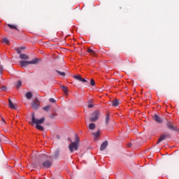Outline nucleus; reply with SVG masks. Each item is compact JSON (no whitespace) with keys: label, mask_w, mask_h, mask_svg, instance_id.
<instances>
[{"label":"nucleus","mask_w":179,"mask_h":179,"mask_svg":"<svg viewBox=\"0 0 179 179\" xmlns=\"http://www.w3.org/2000/svg\"><path fill=\"white\" fill-rule=\"evenodd\" d=\"M107 146H108V141H104L101 145L100 150H104V149H106V148H107Z\"/></svg>","instance_id":"1a4fd4ad"},{"label":"nucleus","mask_w":179,"mask_h":179,"mask_svg":"<svg viewBox=\"0 0 179 179\" xmlns=\"http://www.w3.org/2000/svg\"><path fill=\"white\" fill-rule=\"evenodd\" d=\"M90 85H91V86H94V85H96V82L94 81V79H91Z\"/></svg>","instance_id":"a878e982"},{"label":"nucleus","mask_w":179,"mask_h":179,"mask_svg":"<svg viewBox=\"0 0 179 179\" xmlns=\"http://www.w3.org/2000/svg\"><path fill=\"white\" fill-rule=\"evenodd\" d=\"M2 43H3V44H9V40H8V38H3V40H2Z\"/></svg>","instance_id":"6ab92c4d"},{"label":"nucleus","mask_w":179,"mask_h":179,"mask_svg":"<svg viewBox=\"0 0 179 179\" xmlns=\"http://www.w3.org/2000/svg\"><path fill=\"white\" fill-rule=\"evenodd\" d=\"M68 140H69V141H71V138H68Z\"/></svg>","instance_id":"e433bc0d"},{"label":"nucleus","mask_w":179,"mask_h":179,"mask_svg":"<svg viewBox=\"0 0 179 179\" xmlns=\"http://www.w3.org/2000/svg\"><path fill=\"white\" fill-rule=\"evenodd\" d=\"M25 97L26 99H27V100H30V99L33 97V94L31 93V92H28L26 93Z\"/></svg>","instance_id":"9b49d317"},{"label":"nucleus","mask_w":179,"mask_h":179,"mask_svg":"<svg viewBox=\"0 0 179 179\" xmlns=\"http://www.w3.org/2000/svg\"><path fill=\"white\" fill-rule=\"evenodd\" d=\"M87 52H94V51H93V50H92L90 48H88Z\"/></svg>","instance_id":"2f4dec72"},{"label":"nucleus","mask_w":179,"mask_h":179,"mask_svg":"<svg viewBox=\"0 0 179 179\" xmlns=\"http://www.w3.org/2000/svg\"><path fill=\"white\" fill-rule=\"evenodd\" d=\"M0 142H1V139H0Z\"/></svg>","instance_id":"58836bf2"},{"label":"nucleus","mask_w":179,"mask_h":179,"mask_svg":"<svg viewBox=\"0 0 179 179\" xmlns=\"http://www.w3.org/2000/svg\"><path fill=\"white\" fill-rule=\"evenodd\" d=\"M21 50H23V48H21Z\"/></svg>","instance_id":"4c0bfd02"},{"label":"nucleus","mask_w":179,"mask_h":179,"mask_svg":"<svg viewBox=\"0 0 179 179\" xmlns=\"http://www.w3.org/2000/svg\"><path fill=\"white\" fill-rule=\"evenodd\" d=\"M57 73L61 76H65V72H61L59 71H57Z\"/></svg>","instance_id":"393cba45"},{"label":"nucleus","mask_w":179,"mask_h":179,"mask_svg":"<svg viewBox=\"0 0 179 179\" xmlns=\"http://www.w3.org/2000/svg\"><path fill=\"white\" fill-rule=\"evenodd\" d=\"M44 121H45V119L44 117L38 120L36 118V115H34V113L31 114V122L32 124H36V129H38L39 131H44V127L41 126V124H43Z\"/></svg>","instance_id":"f257e3e1"},{"label":"nucleus","mask_w":179,"mask_h":179,"mask_svg":"<svg viewBox=\"0 0 179 179\" xmlns=\"http://www.w3.org/2000/svg\"><path fill=\"white\" fill-rule=\"evenodd\" d=\"M78 142H73L69 146L70 152H73V150H78Z\"/></svg>","instance_id":"39448f33"},{"label":"nucleus","mask_w":179,"mask_h":179,"mask_svg":"<svg viewBox=\"0 0 179 179\" xmlns=\"http://www.w3.org/2000/svg\"><path fill=\"white\" fill-rule=\"evenodd\" d=\"M31 106L32 108H34V110H37V108H38V103H37L36 101H33Z\"/></svg>","instance_id":"4468645a"},{"label":"nucleus","mask_w":179,"mask_h":179,"mask_svg":"<svg viewBox=\"0 0 179 179\" xmlns=\"http://www.w3.org/2000/svg\"><path fill=\"white\" fill-rule=\"evenodd\" d=\"M75 138H76L75 142H77V144L79 145V136H78V134H76Z\"/></svg>","instance_id":"b1692460"},{"label":"nucleus","mask_w":179,"mask_h":179,"mask_svg":"<svg viewBox=\"0 0 179 179\" xmlns=\"http://www.w3.org/2000/svg\"><path fill=\"white\" fill-rule=\"evenodd\" d=\"M88 103L89 104H93V101L92 99H90Z\"/></svg>","instance_id":"72a5a7b5"},{"label":"nucleus","mask_w":179,"mask_h":179,"mask_svg":"<svg viewBox=\"0 0 179 179\" xmlns=\"http://www.w3.org/2000/svg\"><path fill=\"white\" fill-rule=\"evenodd\" d=\"M1 90L2 91L6 90V87H1Z\"/></svg>","instance_id":"473e14b6"},{"label":"nucleus","mask_w":179,"mask_h":179,"mask_svg":"<svg viewBox=\"0 0 179 179\" xmlns=\"http://www.w3.org/2000/svg\"><path fill=\"white\" fill-rule=\"evenodd\" d=\"M8 27H10V29H15V30H17V27H16V26H15V25L8 24Z\"/></svg>","instance_id":"5701e85b"},{"label":"nucleus","mask_w":179,"mask_h":179,"mask_svg":"<svg viewBox=\"0 0 179 179\" xmlns=\"http://www.w3.org/2000/svg\"><path fill=\"white\" fill-rule=\"evenodd\" d=\"M112 106H113V107H118V106H120V100L114 99L112 101Z\"/></svg>","instance_id":"6e6552de"},{"label":"nucleus","mask_w":179,"mask_h":179,"mask_svg":"<svg viewBox=\"0 0 179 179\" xmlns=\"http://www.w3.org/2000/svg\"><path fill=\"white\" fill-rule=\"evenodd\" d=\"M49 101H50V103H55L56 101L55 99H54V98H50Z\"/></svg>","instance_id":"c85d7f7f"},{"label":"nucleus","mask_w":179,"mask_h":179,"mask_svg":"<svg viewBox=\"0 0 179 179\" xmlns=\"http://www.w3.org/2000/svg\"><path fill=\"white\" fill-rule=\"evenodd\" d=\"M131 146H132V144L131 143H129L128 147L131 148Z\"/></svg>","instance_id":"c9c22d12"},{"label":"nucleus","mask_w":179,"mask_h":179,"mask_svg":"<svg viewBox=\"0 0 179 179\" xmlns=\"http://www.w3.org/2000/svg\"><path fill=\"white\" fill-rule=\"evenodd\" d=\"M99 115H100V112L99 110L94 111L90 118V120L91 122H94L95 121H97L99 120Z\"/></svg>","instance_id":"7ed1b4c3"},{"label":"nucleus","mask_w":179,"mask_h":179,"mask_svg":"<svg viewBox=\"0 0 179 179\" xmlns=\"http://www.w3.org/2000/svg\"><path fill=\"white\" fill-rule=\"evenodd\" d=\"M20 86H22V81L19 80L17 82V83H15V87L16 89H19Z\"/></svg>","instance_id":"f3484780"},{"label":"nucleus","mask_w":179,"mask_h":179,"mask_svg":"<svg viewBox=\"0 0 179 179\" xmlns=\"http://www.w3.org/2000/svg\"><path fill=\"white\" fill-rule=\"evenodd\" d=\"M93 107H94V103H89L88 104V108H93Z\"/></svg>","instance_id":"bb28decb"},{"label":"nucleus","mask_w":179,"mask_h":179,"mask_svg":"<svg viewBox=\"0 0 179 179\" xmlns=\"http://www.w3.org/2000/svg\"><path fill=\"white\" fill-rule=\"evenodd\" d=\"M62 89L64 90L65 94H68V87L64 85H62Z\"/></svg>","instance_id":"dca6fc26"},{"label":"nucleus","mask_w":179,"mask_h":179,"mask_svg":"<svg viewBox=\"0 0 179 179\" xmlns=\"http://www.w3.org/2000/svg\"><path fill=\"white\" fill-rule=\"evenodd\" d=\"M74 79H76L77 80H79L80 82V80H82V77L80 75L74 76Z\"/></svg>","instance_id":"412c9836"},{"label":"nucleus","mask_w":179,"mask_h":179,"mask_svg":"<svg viewBox=\"0 0 179 179\" xmlns=\"http://www.w3.org/2000/svg\"><path fill=\"white\" fill-rule=\"evenodd\" d=\"M3 71V67L2 66H0V75H2Z\"/></svg>","instance_id":"cd10ccee"},{"label":"nucleus","mask_w":179,"mask_h":179,"mask_svg":"<svg viewBox=\"0 0 179 179\" xmlns=\"http://www.w3.org/2000/svg\"><path fill=\"white\" fill-rule=\"evenodd\" d=\"M17 54H21V51H20V49H17Z\"/></svg>","instance_id":"f704fd0d"},{"label":"nucleus","mask_w":179,"mask_h":179,"mask_svg":"<svg viewBox=\"0 0 179 179\" xmlns=\"http://www.w3.org/2000/svg\"><path fill=\"white\" fill-rule=\"evenodd\" d=\"M108 122H110V115L107 114L106 117V124L108 125Z\"/></svg>","instance_id":"a211bd4d"},{"label":"nucleus","mask_w":179,"mask_h":179,"mask_svg":"<svg viewBox=\"0 0 179 179\" xmlns=\"http://www.w3.org/2000/svg\"><path fill=\"white\" fill-rule=\"evenodd\" d=\"M20 58L21 59H29V56H27V55L25 54H20Z\"/></svg>","instance_id":"f8f14e48"},{"label":"nucleus","mask_w":179,"mask_h":179,"mask_svg":"<svg viewBox=\"0 0 179 179\" xmlns=\"http://www.w3.org/2000/svg\"><path fill=\"white\" fill-rule=\"evenodd\" d=\"M153 120L154 121H156L157 124H162V122H163V119H162V117L158 115H155L153 116Z\"/></svg>","instance_id":"423d86ee"},{"label":"nucleus","mask_w":179,"mask_h":179,"mask_svg":"<svg viewBox=\"0 0 179 179\" xmlns=\"http://www.w3.org/2000/svg\"><path fill=\"white\" fill-rule=\"evenodd\" d=\"M94 138V141H97V138L100 136V130H98L96 133H92Z\"/></svg>","instance_id":"9d476101"},{"label":"nucleus","mask_w":179,"mask_h":179,"mask_svg":"<svg viewBox=\"0 0 179 179\" xmlns=\"http://www.w3.org/2000/svg\"><path fill=\"white\" fill-rule=\"evenodd\" d=\"M166 138H167L166 135L161 136L157 141V143H160V142H162V141H164V139H166Z\"/></svg>","instance_id":"2eb2a0df"},{"label":"nucleus","mask_w":179,"mask_h":179,"mask_svg":"<svg viewBox=\"0 0 179 179\" xmlns=\"http://www.w3.org/2000/svg\"><path fill=\"white\" fill-rule=\"evenodd\" d=\"M33 166H34V169H38V167L39 169H41V166H38L36 165V164H33Z\"/></svg>","instance_id":"c756f323"},{"label":"nucleus","mask_w":179,"mask_h":179,"mask_svg":"<svg viewBox=\"0 0 179 179\" xmlns=\"http://www.w3.org/2000/svg\"><path fill=\"white\" fill-rule=\"evenodd\" d=\"M80 82H83L84 83H86L87 82V80H86V79H85V78H81Z\"/></svg>","instance_id":"7c9ffc66"},{"label":"nucleus","mask_w":179,"mask_h":179,"mask_svg":"<svg viewBox=\"0 0 179 179\" xmlns=\"http://www.w3.org/2000/svg\"><path fill=\"white\" fill-rule=\"evenodd\" d=\"M52 164V163L50 161L47 160L43 163L42 166L45 169H50V167H51Z\"/></svg>","instance_id":"0eeeda50"},{"label":"nucleus","mask_w":179,"mask_h":179,"mask_svg":"<svg viewBox=\"0 0 179 179\" xmlns=\"http://www.w3.org/2000/svg\"><path fill=\"white\" fill-rule=\"evenodd\" d=\"M38 62V59L35 58L31 61H20V64L21 66H27V65H29V64H31V65H34Z\"/></svg>","instance_id":"f03ea898"},{"label":"nucleus","mask_w":179,"mask_h":179,"mask_svg":"<svg viewBox=\"0 0 179 179\" xmlns=\"http://www.w3.org/2000/svg\"><path fill=\"white\" fill-rule=\"evenodd\" d=\"M50 108H51V106L48 105L43 108V110H44V111H48V110H50Z\"/></svg>","instance_id":"4be33fe9"},{"label":"nucleus","mask_w":179,"mask_h":179,"mask_svg":"<svg viewBox=\"0 0 179 179\" xmlns=\"http://www.w3.org/2000/svg\"><path fill=\"white\" fill-rule=\"evenodd\" d=\"M166 127L171 131H174L175 132H178L179 131L178 128H177L176 126H174V124H173V122H166Z\"/></svg>","instance_id":"20e7f679"},{"label":"nucleus","mask_w":179,"mask_h":179,"mask_svg":"<svg viewBox=\"0 0 179 179\" xmlns=\"http://www.w3.org/2000/svg\"><path fill=\"white\" fill-rule=\"evenodd\" d=\"M89 128L90 129H94V128H96V124H94V123H90L89 125Z\"/></svg>","instance_id":"aec40b11"},{"label":"nucleus","mask_w":179,"mask_h":179,"mask_svg":"<svg viewBox=\"0 0 179 179\" xmlns=\"http://www.w3.org/2000/svg\"><path fill=\"white\" fill-rule=\"evenodd\" d=\"M8 103H9L10 108H13V110H15L16 108V106H15V105L13 104L12 101H10V99L8 100Z\"/></svg>","instance_id":"ddd939ff"}]
</instances>
